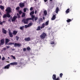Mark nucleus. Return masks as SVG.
<instances>
[{
    "label": "nucleus",
    "instance_id": "nucleus-16",
    "mask_svg": "<svg viewBox=\"0 0 80 80\" xmlns=\"http://www.w3.org/2000/svg\"><path fill=\"white\" fill-rule=\"evenodd\" d=\"M52 79L53 80H55L57 78V77L56 76V75L53 74L52 76Z\"/></svg>",
    "mask_w": 80,
    "mask_h": 80
},
{
    "label": "nucleus",
    "instance_id": "nucleus-38",
    "mask_svg": "<svg viewBox=\"0 0 80 80\" xmlns=\"http://www.w3.org/2000/svg\"><path fill=\"white\" fill-rule=\"evenodd\" d=\"M35 21H36L38 20V18L37 17H35L34 18Z\"/></svg>",
    "mask_w": 80,
    "mask_h": 80
},
{
    "label": "nucleus",
    "instance_id": "nucleus-29",
    "mask_svg": "<svg viewBox=\"0 0 80 80\" xmlns=\"http://www.w3.org/2000/svg\"><path fill=\"white\" fill-rule=\"evenodd\" d=\"M33 25V23L32 22H31L29 23V24H28V27H30V26H32Z\"/></svg>",
    "mask_w": 80,
    "mask_h": 80
},
{
    "label": "nucleus",
    "instance_id": "nucleus-37",
    "mask_svg": "<svg viewBox=\"0 0 80 80\" xmlns=\"http://www.w3.org/2000/svg\"><path fill=\"white\" fill-rule=\"evenodd\" d=\"M16 40L18 41V39H19V37L18 36H16Z\"/></svg>",
    "mask_w": 80,
    "mask_h": 80
},
{
    "label": "nucleus",
    "instance_id": "nucleus-20",
    "mask_svg": "<svg viewBox=\"0 0 80 80\" xmlns=\"http://www.w3.org/2000/svg\"><path fill=\"white\" fill-rule=\"evenodd\" d=\"M5 22H6V21H3L2 22H0V25H3V24L5 23Z\"/></svg>",
    "mask_w": 80,
    "mask_h": 80
},
{
    "label": "nucleus",
    "instance_id": "nucleus-35",
    "mask_svg": "<svg viewBox=\"0 0 80 80\" xmlns=\"http://www.w3.org/2000/svg\"><path fill=\"white\" fill-rule=\"evenodd\" d=\"M62 76H63V74L61 73L60 74V78H62Z\"/></svg>",
    "mask_w": 80,
    "mask_h": 80
},
{
    "label": "nucleus",
    "instance_id": "nucleus-8",
    "mask_svg": "<svg viewBox=\"0 0 80 80\" xmlns=\"http://www.w3.org/2000/svg\"><path fill=\"white\" fill-rule=\"evenodd\" d=\"M31 18H28L29 19V20H34V18H35V16L33 15H31Z\"/></svg>",
    "mask_w": 80,
    "mask_h": 80
},
{
    "label": "nucleus",
    "instance_id": "nucleus-34",
    "mask_svg": "<svg viewBox=\"0 0 80 80\" xmlns=\"http://www.w3.org/2000/svg\"><path fill=\"white\" fill-rule=\"evenodd\" d=\"M12 57V58L14 59V60H15L16 59V58H15V56H13L12 55L11 56Z\"/></svg>",
    "mask_w": 80,
    "mask_h": 80
},
{
    "label": "nucleus",
    "instance_id": "nucleus-53",
    "mask_svg": "<svg viewBox=\"0 0 80 80\" xmlns=\"http://www.w3.org/2000/svg\"><path fill=\"white\" fill-rule=\"evenodd\" d=\"M36 13H37V10L35 11V14H36Z\"/></svg>",
    "mask_w": 80,
    "mask_h": 80
},
{
    "label": "nucleus",
    "instance_id": "nucleus-40",
    "mask_svg": "<svg viewBox=\"0 0 80 80\" xmlns=\"http://www.w3.org/2000/svg\"><path fill=\"white\" fill-rule=\"evenodd\" d=\"M55 80H60V78L58 77Z\"/></svg>",
    "mask_w": 80,
    "mask_h": 80
},
{
    "label": "nucleus",
    "instance_id": "nucleus-50",
    "mask_svg": "<svg viewBox=\"0 0 80 80\" xmlns=\"http://www.w3.org/2000/svg\"><path fill=\"white\" fill-rule=\"evenodd\" d=\"M43 28V26H42L40 27V28H41V29H42V28Z\"/></svg>",
    "mask_w": 80,
    "mask_h": 80
},
{
    "label": "nucleus",
    "instance_id": "nucleus-4",
    "mask_svg": "<svg viewBox=\"0 0 80 80\" xmlns=\"http://www.w3.org/2000/svg\"><path fill=\"white\" fill-rule=\"evenodd\" d=\"M47 36V34L45 32H43L42 34L40 36V38L42 39H44L45 38V37Z\"/></svg>",
    "mask_w": 80,
    "mask_h": 80
},
{
    "label": "nucleus",
    "instance_id": "nucleus-24",
    "mask_svg": "<svg viewBox=\"0 0 80 80\" xmlns=\"http://www.w3.org/2000/svg\"><path fill=\"white\" fill-rule=\"evenodd\" d=\"M0 8H1V10H3L4 8V7L3 6L0 5Z\"/></svg>",
    "mask_w": 80,
    "mask_h": 80
},
{
    "label": "nucleus",
    "instance_id": "nucleus-58",
    "mask_svg": "<svg viewBox=\"0 0 80 80\" xmlns=\"http://www.w3.org/2000/svg\"><path fill=\"white\" fill-rule=\"evenodd\" d=\"M43 19H45V17H44L43 18Z\"/></svg>",
    "mask_w": 80,
    "mask_h": 80
},
{
    "label": "nucleus",
    "instance_id": "nucleus-32",
    "mask_svg": "<svg viewBox=\"0 0 80 80\" xmlns=\"http://www.w3.org/2000/svg\"><path fill=\"white\" fill-rule=\"evenodd\" d=\"M50 44L52 45H54L55 44V42L54 41H51V42L50 43Z\"/></svg>",
    "mask_w": 80,
    "mask_h": 80
},
{
    "label": "nucleus",
    "instance_id": "nucleus-46",
    "mask_svg": "<svg viewBox=\"0 0 80 80\" xmlns=\"http://www.w3.org/2000/svg\"><path fill=\"white\" fill-rule=\"evenodd\" d=\"M5 58L4 57H3L2 58V60H5Z\"/></svg>",
    "mask_w": 80,
    "mask_h": 80
},
{
    "label": "nucleus",
    "instance_id": "nucleus-2",
    "mask_svg": "<svg viewBox=\"0 0 80 80\" xmlns=\"http://www.w3.org/2000/svg\"><path fill=\"white\" fill-rule=\"evenodd\" d=\"M8 45H14V47H22V44L20 43H17L15 42H9V43Z\"/></svg>",
    "mask_w": 80,
    "mask_h": 80
},
{
    "label": "nucleus",
    "instance_id": "nucleus-1",
    "mask_svg": "<svg viewBox=\"0 0 80 80\" xmlns=\"http://www.w3.org/2000/svg\"><path fill=\"white\" fill-rule=\"evenodd\" d=\"M6 12V14H4L3 16V18H10L11 17V15H10V13H11V8L10 7H8L5 10Z\"/></svg>",
    "mask_w": 80,
    "mask_h": 80
},
{
    "label": "nucleus",
    "instance_id": "nucleus-55",
    "mask_svg": "<svg viewBox=\"0 0 80 80\" xmlns=\"http://www.w3.org/2000/svg\"><path fill=\"white\" fill-rule=\"evenodd\" d=\"M50 2H52V1H53V0H50Z\"/></svg>",
    "mask_w": 80,
    "mask_h": 80
},
{
    "label": "nucleus",
    "instance_id": "nucleus-12",
    "mask_svg": "<svg viewBox=\"0 0 80 80\" xmlns=\"http://www.w3.org/2000/svg\"><path fill=\"white\" fill-rule=\"evenodd\" d=\"M10 66V64H8L6 65L5 67H4V69H8L9 68V67Z\"/></svg>",
    "mask_w": 80,
    "mask_h": 80
},
{
    "label": "nucleus",
    "instance_id": "nucleus-56",
    "mask_svg": "<svg viewBox=\"0 0 80 80\" xmlns=\"http://www.w3.org/2000/svg\"><path fill=\"white\" fill-rule=\"evenodd\" d=\"M1 56L0 55V59H1Z\"/></svg>",
    "mask_w": 80,
    "mask_h": 80
},
{
    "label": "nucleus",
    "instance_id": "nucleus-18",
    "mask_svg": "<svg viewBox=\"0 0 80 80\" xmlns=\"http://www.w3.org/2000/svg\"><path fill=\"white\" fill-rule=\"evenodd\" d=\"M55 18H56V15H54L52 18L51 20H55Z\"/></svg>",
    "mask_w": 80,
    "mask_h": 80
},
{
    "label": "nucleus",
    "instance_id": "nucleus-27",
    "mask_svg": "<svg viewBox=\"0 0 80 80\" xmlns=\"http://www.w3.org/2000/svg\"><path fill=\"white\" fill-rule=\"evenodd\" d=\"M34 14V11H32L30 13V15H33Z\"/></svg>",
    "mask_w": 80,
    "mask_h": 80
},
{
    "label": "nucleus",
    "instance_id": "nucleus-19",
    "mask_svg": "<svg viewBox=\"0 0 80 80\" xmlns=\"http://www.w3.org/2000/svg\"><path fill=\"white\" fill-rule=\"evenodd\" d=\"M24 28H25V27L24 26H22L20 27V30H21L23 31V30H24Z\"/></svg>",
    "mask_w": 80,
    "mask_h": 80
},
{
    "label": "nucleus",
    "instance_id": "nucleus-15",
    "mask_svg": "<svg viewBox=\"0 0 80 80\" xmlns=\"http://www.w3.org/2000/svg\"><path fill=\"white\" fill-rule=\"evenodd\" d=\"M18 63L17 62H12L10 63L11 65H17Z\"/></svg>",
    "mask_w": 80,
    "mask_h": 80
},
{
    "label": "nucleus",
    "instance_id": "nucleus-59",
    "mask_svg": "<svg viewBox=\"0 0 80 80\" xmlns=\"http://www.w3.org/2000/svg\"><path fill=\"white\" fill-rule=\"evenodd\" d=\"M34 0V1H37V0Z\"/></svg>",
    "mask_w": 80,
    "mask_h": 80
},
{
    "label": "nucleus",
    "instance_id": "nucleus-22",
    "mask_svg": "<svg viewBox=\"0 0 80 80\" xmlns=\"http://www.w3.org/2000/svg\"><path fill=\"white\" fill-rule=\"evenodd\" d=\"M49 21L48 20V21H46L45 23V25L46 26L48 25V24H49Z\"/></svg>",
    "mask_w": 80,
    "mask_h": 80
},
{
    "label": "nucleus",
    "instance_id": "nucleus-48",
    "mask_svg": "<svg viewBox=\"0 0 80 80\" xmlns=\"http://www.w3.org/2000/svg\"><path fill=\"white\" fill-rule=\"evenodd\" d=\"M6 47H7V48H10V46H6Z\"/></svg>",
    "mask_w": 80,
    "mask_h": 80
},
{
    "label": "nucleus",
    "instance_id": "nucleus-6",
    "mask_svg": "<svg viewBox=\"0 0 80 80\" xmlns=\"http://www.w3.org/2000/svg\"><path fill=\"white\" fill-rule=\"evenodd\" d=\"M19 6L21 8H23V7H25V4L23 2L20 3H19Z\"/></svg>",
    "mask_w": 80,
    "mask_h": 80
},
{
    "label": "nucleus",
    "instance_id": "nucleus-43",
    "mask_svg": "<svg viewBox=\"0 0 80 80\" xmlns=\"http://www.w3.org/2000/svg\"><path fill=\"white\" fill-rule=\"evenodd\" d=\"M42 27H43V28L45 27V23H42Z\"/></svg>",
    "mask_w": 80,
    "mask_h": 80
},
{
    "label": "nucleus",
    "instance_id": "nucleus-25",
    "mask_svg": "<svg viewBox=\"0 0 80 80\" xmlns=\"http://www.w3.org/2000/svg\"><path fill=\"white\" fill-rule=\"evenodd\" d=\"M69 12H70V9L68 8L66 11V12L68 13H69Z\"/></svg>",
    "mask_w": 80,
    "mask_h": 80
},
{
    "label": "nucleus",
    "instance_id": "nucleus-10",
    "mask_svg": "<svg viewBox=\"0 0 80 80\" xmlns=\"http://www.w3.org/2000/svg\"><path fill=\"white\" fill-rule=\"evenodd\" d=\"M2 32L4 34H7V30L5 29L4 28H2Z\"/></svg>",
    "mask_w": 80,
    "mask_h": 80
},
{
    "label": "nucleus",
    "instance_id": "nucleus-36",
    "mask_svg": "<svg viewBox=\"0 0 80 80\" xmlns=\"http://www.w3.org/2000/svg\"><path fill=\"white\" fill-rule=\"evenodd\" d=\"M20 9V7H18L17 8H16V10H19V9Z\"/></svg>",
    "mask_w": 80,
    "mask_h": 80
},
{
    "label": "nucleus",
    "instance_id": "nucleus-13",
    "mask_svg": "<svg viewBox=\"0 0 80 80\" xmlns=\"http://www.w3.org/2000/svg\"><path fill=\"white\" fill-rule=\"evenodd\" d=\"M17 33H18V31H14L12 32V34L14 35H17Z\"/></svg>",
    "mask_w": 80,
    "mask_h": 80
},
{
    "label": "nucleus",
    "instance_id": "nucleus-7",
    "mask_svg": "<svg viewBox=\"0 0 80 80\" xmlns=\"http://www.w3.org/2000/svg\"><path fill=\"white\" fill-rule=\"evenodd\" d=\"M17 18V16H14L13 18V19H12V22H15V20Z\"/></svg>",
    "mask_w": 80,
    "mask_h": 80
},
{
    "label": "nucleus",
    "instance_id": "nucleus-26",
    "mask_svg": "<svg viewBox=\"0 0 80 80\" xmlns=\"http://www.w3.org/2000/svg\"><path fill=\"white\" fill-rule=\"evenodd\" d=\"M25 15H26L25 13L23 12L22 13V14L21 16V17L23 18L25 17Z\"/></svg>",
    "mask_w": 80,
    "mask_h": 80
},
{
    "label": "nucleus",
    "instance_id": "nucleus-14",
    "mask_svg": "<svg viewBox=\"0 0 80 80\" xmlns=\"http://www.w3.org/2000/svg\"><path fill=\"white\" fill-rule=\"evenodd\" d=\"M5 40L6 44H7L8 43V42H10V40L7 38H6V39H5Z\"/></svg>",
    "mask_w": 80,
    "mask_h": 80
},
{
    "label": "nucleus",
    "instance_id": "nucleus-41",
    "mask_svg": "<svg viewBox=\"0 0 80 80\" xmlns=\"http://www.w3.org/2000/svg\"><path fill=\"white\" fill-rule=\"evenodd\" d=\"M24 27L25 28H28V27H29L28 26V25H25Z\"/></svg>",
    "mask_w": 80,
    "mask_h": 80
},
{
    "label": "nucleus",
    "instance_id": "nucleus-47",
    "mask_svg": "<svg viewBox=\"0 0 80 80\" xmlns=\"http://www.w3.org/2000/svg\"><path fill=\"white\" fill-rule=\"evenodd\" d=\"M51 29H52V27L49 28H48V30H51Z\"/></svg>",
    "mask_w": 80,
    "mask_h": 80
},
{
    "label": "nucleus",
    "instance_id": "nucleus-51",
    "mask_svg": "<svg viewBox=\"0 0 80 80\" xmlns=\"http://www.w3.org/2000/svg\"><path fill=\"white\" fill-rule=\"evenodd\" d=\"M47 0H44V1L45 2H47Z\"/></svg>",
    "mask_w": 80,
    "mask_h": 80
},
{
    "label": "nucleus",
    "instance_id": "nucleus-42",
    "mask_svg": "<svg viewBox=\"0 0 80 80\" xmlns=\"http://www.w3.org/2000/svg\"><path fill=\"white\" fill-rule=\"evenodd\" d=\"M27 50V49L26 48H23V51L25 52V51H26Z\"/></svg>",
    "mask_w": 80,
    "mask_h": 80
},
{
    "label": "nucleus",
    "instance_id": "nucleus-21",
    "mask_svg": "<svg viewBox=\"0 0 80 80\" xmlns=\"http://www.w3.org/2000/svg\"><path fill=\"white\" fill-rule=\"evenodd\" d=\"M43 13L44 14V15L46 16L47 15V12L46 10H45L44 11Z\"/></svg>",
    "mask_w": 80,
    "mask_h": 80
},
{
    "label": "nucleus",
    "instance_id": "nucleus-44",
    "mask_svg": "<svg viewBox=\"0 0 80 80\" xmlns=\"http://www.w3.org/2000/svg\"><path fill=\"white\" fill-rule=\"evenodd\" d=\"M30 11H32V10H33V8L31 7L30 9Z\"/></svg>",
    "mask_w": 80,
    "mask_h": 80
},
{
    "label": "nucleus",
    "instance_id": "nucleus-52",
    "mask_svg": "<svg viewBox=\"0 0 80 80\" xmlns=\"http://www.w3.org/2000/svg\"><path fill=\"white\" fill-rule=\"evenodd\" d=\"M77 72V71L76 70H74L73 71V72Z\"/></svg>",
    "mask_w": 80,
    "mask_h": 80
},
{
    "label": "nucleus",
    "instance_id": "nucleus-23",
    "mask_svg": "<svg viewBox=\"0 0 80 80\" xmlns=\"http://www.w3.org/2000/svg\"><path fill=\"white\" fill-rule=\"evenodd\" d=\"M41 30V28H40V26H39L36 29V30L38 31L39 30Z\"/></svg>",
    "mask_w": 80,
    "mask_h": 80
},
{
    "label": "nucleus",
    "instance_id": "nucleus-11",
    "mask_svg": "<svg viewBox=\"0 0 80 80\" xmlns=\"http://www.w3.org/2000/svg\"><path fill=\"white\" fill-rule=\"evenodd\" d=\"M24 40H25V41H27V42H28V41H30V38L28 37L25 38L24 39Z\"/></svg>",
    "mask_w": 80,
    "mask_h": 80
},
{
    "label": "nucleus",
    "instance_id": "nucleus-39",
    "mask_svg": "<svg viewBox=\"0 0 80 80\" xmlns=\"http://www.w3.org/2000/svg\"><path fill=\"white\" fill-rule=\"evenodd\" d=\"M17 15L18 17V18H20V15L18 14V13H17Z\"/></svg>",
    "mask_w": 80,
    "mask_h": 80
},
{
    "label": "nucleus",
    "instance_id": "nucleus-49",
    "mask_svg": "<svg viewBox=\"0 0 80 80\" xmlns=\"http://www.w3.org/2000/svg\"><path fill=\"white\" fill-rule=\"evenodd\" d=\"M3 50H7V48H3Z\"/></svg>",
    "mask_w": 80,
    "mask_h": 80
},
{
    "label": "nucleus",
    "instance_id": "nucleus-17",
    "mask_svg": "<svg viewBox=\"0 0 80 80\" xmlns=\"http://www.w3.org/2000/svg\"><path fill=\"white\" fill-rule=\"evenodd\" d=\"M59 11V8H58V7H57L56 8V10H55V12L56 13H58V12Z\"/></svg>",
    "mask_w": 80,
    "mask_h": 80
},
{
    "label": "nucleus",
    "instance_id": "nucleus-28",
    "mask_svg": "<svg viewBox=\"0 0 80 80\" xmlns=\"http://www.w3.org/2000/svg\"><path fill=\"white\" fill-rule=\"evenodd\" d=\"M67 22H68V23H69V22H72V20L69 19L67 20Z\"/></svg>",
    "mask_w": 80,
    "mask_h": 80
},
{
    "label": "nucleus",
    "instance_id": "nucleus-31",
    "mask_svg": "<svg viewBox=\"0 0 80 80\" xmlns=\"http://www.w3.org/2000/svg\"><path fill=\"white\" fill-rule=\"evenodd\" d=\"M27 9H28L27 8H24L23 9L24 12H27Z\"/></svg>",
    "mask_w": 80,
    "mask_h": 80
},
{
    "label": "nucleus",
    "instance_id": "nucleus-54",
    "mask_svg": "<svg viewBox=\"0 0 80 80\" xmlns=\"http://www.w3.org/2000/svg\"><path fill=\"white\" fill-rule=\"evenodd\" d=\"M40 19L41 20H43V19L42 18H40Z\"/></svg>",
    "mask_w": 80,
    "mask_h": 80
},
{
    "label": "nucleus",
    "instance_id": "nucleus-9",
    "mask_svg": "<svg viewBox=\"0 0 80 80\" xmlns=\"http://www.w3.org/2000/svg\"><path fill=\"white\" fill-rule=\"evenodd\" d=\"M4 42H5V39L4 38L2 39L1 40V45H3L4 44Z\"/></svg>",
    "mask_w": 80,
    "mask_h": 80
},
{
    "label": "nucleus",
    "instance_id": "nucleus-45",
    "mask_svg": "<svg viewBox=\"0 0 80 80\" xmlns=\"http://www.w3.org/2000/svg\"><path fill=\"white\" fill-rule=\"evenodd\" d=\"M8 22H11V18H9L8 20Z\"/></svg>",
    "mask_w": 80,
    "mask_h": 80
},
{
    "label": "nucleus",
    "instance_id": "nucleus-60",
    "mask_svg": "<svg viewBox=\"0 0 80 80\" xmlns=\"http://www.w3.org/2000/svg\"><path fill=\"white\" fill-rule=\"evenodd\" d=\"M8 58H10V57H8Z\"/></svg>",
    "mask_w": 80,
    "mask_h": 80
},
{
    "label": "nucleus",
    "instance_id": "nucleus-33",
    "mask_svg": "<svg viewBox=\"0 0 80 80\" xmlns=\"http://www.w3.org/2000/svg\"><path fill=\"white\" fill-rule=\"evenodd\" d=\"M22 13V11L21 10H20L19 11V15H21Z\"/></svg>",
    "mask_w": 80,
    "mask_h": 80
},
{
    "label": "nucleus",
    "instance_id": "nucleus-61",
    "mask_svg": "<svg viewBox=\"0 0 80 80\" xmlns=\"http://www.w3.org/2000/svg\"><path fill=\"white\" fill-rule=\"evenodd\" d=\"M12 1H13V0H11Z\"/></svg>",
    "mask_w": 80,
    "mask_h": 80
},
{
    "label": "nucleus",
    "instance_id": "nucleus-30",
    "mask_svg": "<svg viewBox=\"0 0 80 80\" xmlns=\"http://www.w3.org/2000/svg\"><path fill=\"white\" fill-rule=\"evenodd\" d=\"M27 49L28 51H29V50H31V49L30 48V47H28L27 48Z\"/></svg>",
    "mask_w": 80,
    "mask_h": 80
},
{
    "label": "nucleus",
    "instance_id": "nucleus-5",
    "mask_svg": "<svg viewBox=\"0 0 80 80\" xmlns=\"http://www.w3.org/2000/svg\"><path fill=\"white\" fill-rule=\"evenodd\" d=\"M8 31H9V35L10 37L12 38L13 37V35L12 33L11 32L10 29H8Z\"/></svg>",
    "mask_w": 80,
    "mask_h": 80
},
{
    "label": "nucleus",
    "instance_id": "nucleus-57",
    "mask_svg": "<svg viewBox=\"0 0 80 80\" xmlns=\"http://www.w3.org/2000/svg\"><path fill=\"white\" fill-rule=\"evenodd\" d=\"M2 1H1L0 3H2Z\"/></svg>",
    "mask_w": 80,
    "mask_h": 80
},
{
    "label": "nucleus",
    "instance_id": "nucleus-3",
    "mask_svg": "<svg viewBox=\"0 0 80 80\" xmlns=\"http://www.w3.org/2000/svg\"><path fill=\"white\" fill-rule=\"evenodd\" d=\"M30 19L28 18L27 19H23L22 20V22H23L24 24H28V20H29Z\"/></svg>",
    "mask_w": 80,
    "mask_h": 80
}]
</instances>
